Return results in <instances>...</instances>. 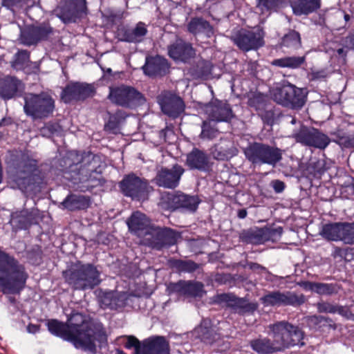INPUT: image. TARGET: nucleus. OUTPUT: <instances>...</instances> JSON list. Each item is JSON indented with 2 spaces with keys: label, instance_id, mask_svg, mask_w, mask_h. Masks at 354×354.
Here are the masks:
<instances>
[{
  "label": "nucleus",
  "instance_id": "obj_17",
  "mask_svg": "<svg viewBox=\"0 0 354 354\" xmlns=\"http://www.w3.org/2000/svg\"><path fill=\"white\" fill-rule=\"evenodd\" d=\"M199 201L195 196H188L182 193L168 194L162 198V205L169 209L183 208L194 212L198 205Z\"/></svg>",
  "mask_w": 354,
  "mask_h": 354
},
{
  "label": "nucleus",
  "instance_id": "obj_49",
  "mask_svg": "<svg viewBox=\"0 0 354 354\" xmlns=\"http://www.w3.org/2000/svg\"><path fill=\"white\" fill-rule=\"evenodd\" d=\"M341 241L345 244H354V222L344 223Z\"/></svg>",
  "mask_w": 354,
  "mask_h": 354
},
{
  "label": "nucleus",
  "instance_id": "obj_48",
  "mask_svg": "<svg viewBox=\"0 0 354 354\" xmlns=\"http://www.w3.org/2000/svg\"><path fill=\"white\" fill-rule=\"evenodd\" d=\"M35 26H28L26 28L21 34V42L27 46H30L37 43Z\"/></svg>",
  "mask_w": 354,
  "mask_h": 354
},
{
  "label": "nucleus",
  "instance_id": "obj_50",
  "mask_svg": "<svg viewBox=\"0 0 354 354\" xmlns=\"http://www.w3.org/2000/svg\"><path fill=\"white\" fill-rule=\"evenodd\" d=\"M213 121H204L202 125V131L201 133V137L202 138L206 139H213L216 137L218 133V130L214 128V125L212 124Z\"/></svg>",
  "mask_w": 354,
  "mask_h": 354
},
{
  "label": "nucleus",
  "instance_id": "obj_14",
  "mask_svg": "<svg viewBox=\"0 0 354 354\" xmlns=\"http://www.w3.org/2000/svg\"><path fill=\"white\" fill-rule=\"evenodd\" d=\"M263 304L266 306H297L305 302V297L302 294H297L294 292H270L261 299Z\"/></svg>",
  "mask_w": 354,
  "mask_h": 354
},
{
  "label": "nucleus",
  "instance_id": "obj_1",
  "mask_svg": "<svg viewBox=\"0 0 354 354\" xmlns=\"http://www.w3.org/2000/svg\"><path fill=\"white\" fill-rule=\"evenodd\" d=\"M47 326L53 335L71 342L77 348L93 354L96 353L97 344L100 346L106 342L102 328L81 313L72 314L66 323L56 319L49 320Z\"/></svg>",
  "mask_w": 354,
  "mask_h": 354
},
{
  "label": "nucleus",
  "instance_id": "obj_31",
  "mask_svg": "<svg viewBox=\"0 0 354 354\" xmlns=\"http://www.w3.org/2000/svg\"><path fill=\"white\" fill-rule=\"evenodd\" d=\"M147 33L146 26L142 22H139L136 27L131 29H125L120 32V40L130 42L138 43L143 40Z\"/></svg>",
  "mask_w": 354,
  "mask_h": 354
},
{
  "label": "nucleus",
  "instance_id": "obj_55",
  "mask_svg": "<svg viewBox=\"0 0 354 354\" xmlns=\"http://www.w3.org/2000/svg\"><path fill=\"white\" fill-rule=\"evenodd\" d=\"M335 310V313H338L348 319L354 320V315L351 313L349 308L346 306H337Z\"/></svg>",
  "mask_w": 354,
  "mask_h": 354
},
{
  "label": "nucleus",
  "instance_id": "obj_45",
  "mask_svg": "<svg viewBox=\"0 0 354 354\" xmlns=\"http://www.w3.org/2000/svg\"><path fill=\"white\" fill-rule=\"evenodd\" d=\"M283 0H257V8L262 13L277 11Z\"/></svg>",
  "mask_w": 354,
  "mask_h": 354
},
{
  "label": "nucleus",
  "instance_id": "obj_36",
  "mask_svg": "<svg viewBox=\"0 0 354 354\" xmlns=\"http://www.w3.org/2000/svg\"><path fill=\"white\" fill-rule=\"evenodd\" d=\"M344 223H328L323 225L321 236L328 241H341Z\"/></svg>",
  "mask_w": 354,
  "mask_h": 354
},
{
  "label": "nucleus",
  "instance_id": "obj_60",
  "mask_svg": "<svg viewBox=\"0 0 354 354\" xmlns=\"http://www.w3.org/2000/svg\"><path fill=\"white\" fill-rule=\"evenodd\" d=\"M339 143L344 147H351L353 145L354 141L348 136H342L339 138Z\"/></svg>",
  "mask_w": 354,
  "mask_h": 354
},
{
  "label": "nucleus",
  "instance_id": "obj_29",
  "mask_svg": "<svg viewBox=\"0 0 354 354\" xmlns=\"http://www.w3.org/2000/svg\"><path fill=\"white\" fill-rule=\"evenodd\" d=\"M203 287V284L198 281H180L171 285L170 289L180 295L202 297L204 293Z\"/></svg>",
  "mask_w": 354,
  "mask_h": 354
},
{
  "label": "nucleus",
  "instance_id": "obj_30",
  "mask_svg": "<svg viewBox=\"0 0 354 354\" xmlns=\"http://www.w3.org/2000/svg\"><path fill=\"white\" fill-rule=\"evenodd\" d=\"M127 294L124 292H106L100 297V303L103 308L116 309L123 307L127 304Z\"/></svg>",
  "mask_w": 354,
  "mask_h": 354
},
{
  "label": "nucleus",
  "instance_id": "obj_10",
  "mask_svg": "<svg viewBox=\"0 0 354 354\" xmlns=\"http://www.w3.org/2000/svg\"><path fill=\"white\" fill-rule=\"evenodd\" d=\"M274 99L279 104L292 109L301 108L306 99V93L302 88L288 84L277 88L273 94Z\"/></svg>",
  "mask_w": 354,
  "mask_h": 354
},
{
  "label": "nucleus",
  "instance_id": "obj_54",
  "mask_svg": "<svg viewBox=\"0 0 354 354\" xmlns=\"http://www.w3.org/2000/svg\"><path fill=\"white\" fill-rule=\"evenodd\" d=\"M268 227H264L260 229H258L254 232L255 237L257 238L258 241L259 242H266L269 241L268 237Z\"/></svg>",
  "mask_w": 354,
  "mask_h": 354
},
{
  "label": "nucleus",
  "instance_id": "obj_24",
  "mask_svg": "<svg viewBox=\"0 0 354 354\" xmlns=\"http://www.w3.org/2000/svg\"><path fill=\"white\" fill-rule=\"evenodd\" d=\"M291 328L292 324L286 322H279L268 326L270 330L268 334L272 337L273 342L281 351L286 348L288 333Z\"/></svg>",
  "mask_w": 354,
  "mask_h": 354
},
{
  "label": "nucleus",
  "instance_id": "obj_56",
  "mask_svg": "<svg viewBox=\"0 0 354 354\" xmlns=\"http://www.w3.org/2000/svg\"><path fill=\"white\" fill-rule=\"evenodd\" d=\"M268 232L269 241H276L281 237L283 232V230L282 227H278L276 228L268 227Z\"/></svg>",
  "mask_w": 354,
  "mask_h": 354
},
{
  "label": "nucleus",
  "instance_id": "obj_7",
  "mask_svg": "<svg viewBox=\"0 0 354 354\" xmlns=\"http://www.w3.org/2000/svg\"><path fill=\"white\" fill-rule=\"evenodd\" d=\"M24 101V112L34 120L48 118L55 109V100L45 92L39 94L26 93Z\"/></svg>",
  "mask_w": 354,
  "mask_h": 354
},
{
  "label": "nucleus",
  "instance_id": "obj_46",
  "mask_svg": "<svg viewBox=\"0 0 354 354\" xmlns=\"http://www.w3.org/2000/svg\"><path fill=\"white\" fill-rule=\"evenodd\" d=\"M29 61V53L26 50H21L15 54V59L12 62V66L17 70H19L27 66Z\"/></svg>",
  "mask_w": 354,
  "mask_h": 354
},
{
  "label": "nucleus",
  "instance_id": "obj_58",
  "mask_svg": "<svg viewBox=\"0 0 354 354\" xmlns=\"http://www.w3.org/2000/svg\"><path fill=\"white\" fill-rule=\"evenodd\" d=\"M21 3H26L24 0H3V5L8 8L21 6Z\"/></svg>",
  "mask_w": 354,
  "mask_h": 354
},
{
  "label": "nucleus",
  "instance_id": "obj_28",
  "mask_svg": "<svg viewBox=\"0 0 354 354\" xmlns=\"http://www.w3.org/2000/svg\"><path fill=\"white\" fill-rule=\"evenodd\" d=\"M238 150L234 143L229 140L221 139L210 149L212 157L217 160H227L235 156Z\"/></svg>",
  "mask_w": 354,
  "mask_h": 354
},
{
  "label": "nucleus",
  "instance_id": "obj_6",
  "mask_svg": "<svg viewBox=\"0 0 354 354\" xmlns=\"http://www.w3.org/2000/svg\"><path fill=\"white\" fill-rule=\"evenodd\" d=\"M246 159L254 165H269L274 167L281 159V150L259 142L250 144L243 149Z\"/></svg>",
  "mask_w": 354,
  "mask_h": 354
},
{
  "label": "nucleus",
  "instance_id": "obj_42",
  "mask_svg": "<svg viewBox=\"0 0 354 354\" xmlns=\"http://www.w3.org/2000/svg\"><path fill=\"white\" fill-rule=\"evenodd\" d=\"M304 333L298 327L292 325L288 333V339L286 342V348L294 346H303Z\"/></svg>",
  "mask_w": 354,
  "mask_h": 354
},
{
  "label": "nucleus",
  "instance_id": "obj_40",
  "mask_svg": "<svg viewBox=\"0 0 354 354\" xmlns=\"http://www.w3.org/2000/svg\"><path fill=\"white\" fill-rule=\"evenodd\" d=\"M127 115L123 111H117L109 116L108 122L104 126V129L112 133H118L120 131V124L124 121Z\"/></svg>",
  "mask_w": 354,
  "mask_h": 354
},
{
  "label": "nucleus",
  "instance_id": "obj_16",
  "mask_svg": "<svg viewBox=\"0 0 354 354\" xmlns=\"http://www.w3.org/2000/svg\"><path fill=\"white\" fill-rule=\"evenodd\" d=\"M94 88L86 83L71 82L63 89L61 97L65 103H69L73 100H82L94 93Z\"/></svg>",
  "mask_w": 354,
  "mask_h": 354
},
{
  "label": "nucleus",
  "instance_id": "obj_61",
  "mask_svg": "<svg viewBox=\"0 0 354 354\" xmlns=\"http://www.w3.org/2000/svg\"><path fill=\"white\" fill-rule=\"evenodd\" d=\"M299 286L302 287L304 289L306 290H310L315 292L316 282H310V281H301L299 283Z\"/></svg>",
  "mask_w": 354,
  "mask_h": 354
},
{
  "label": "nucleus",
  "instance_id": "obj_4",
  "mask_svg": "<svg viewBox=\"0 0 354 354\" xmlns=\"http://www.w3.org/2000/svg\"><path fill=\"white\" fill-rule=\"evenodd\" d=\"M38 173L37 161L28 157H23L12 180L16 187L23 192H37L39 191L42 181Z\"/></svg>",
  "mask_w": 354,
  "mask_h": 354
},
{
  "label": "nucleus",
  "instance_id": "obj_37",
  "mask_svg": "<svg viewBox=\"0 0 354 354\" xmlns=\"http://www.w3.org/2000/svg\"><path fill=\"white\" fill-rule=\"evenodd\" d=\"M62 205L70 211L84 209L88 207L89 200L84 196L70 195L65 198Z\"/></svg>",
  "mask_w": 354,
  "mask_h": 354
},
{
  "label": "nucleus",
  "instance_id": "obj_2",
  "mask_svg": "<svg viewBox=\"0 0 354 354\" xmlns=\"http://www.w3.org/2000/svg\"><path fill=\"white\" fill-rule=\"evenodd\" d=\"M28 275L24 267L12 256L0 250V288L4 294L19 293Z\"/></svg>",
  "mask_w": 354,
  "mask_h": 354
},
{
  "label": "nucleus",
  "instance_id": "obj_62",
  "mask_svg": "<svg viewBox=\"0 0 354 354\" xmlns=\"http://www.w3.org/2000/svg\"><path fill=\"white\" fill-rule=\"evenodd\" d=\"M27 331L29 333L35 334L39 331V326L35 324H28L27 326Z\"/></svg>",
  "mask_w": 354,
  "mask_h": 354
},
{
  "label": "nucleus",
  "instance_id": "obj_57",
  "mask_svg": "<svg viewBox=\"0 0 354 354\" xmlns=\"http://www.w3.org/2000/svg\"><path fill=\"white\" fill-rule=\"evenodd\" d=\"M271 184L276 193L282 192L285 188L284 183L279 180L272 181Z\"/></svg>",
  "mask_w": 354,
  "mask_h": 354
},
{
  "label": "nucleus",
  "instance_id": "obj_47",
  "mask_svg": "<svg viewBox=\"0 0 354 354\" xmlns=\"http://www.w3.org/2000/svg\"><path fill=\"white\" fill-rule=\"evenodd\" d=\"M338 291L339 286L336 283H316L315 292L319 295H332Z\"/></svg>",
  "mask_w": 354,
  "mask_h": 354
},
{
  "label": "nucleus",
  "instance_id": "obj_33",
  "mask_svg": "<svg viewBox=\"0 0 354 354\" xmlns=\"http://www.w3.org/2000/svg\"><path fill=\"white\" fill-rule=\"evenodd\" d=\"M187 30L194 35L204 34L210 37L214 35L213 27L207 21L201 17L192 19L187 24Z\"/></svg>",
  "mask_w": 354,
  "mask_h": 354
},
{
  "label": "nucleus",
  "instance_id": "obj_39",
  "mask_svg": "<svg viewBox=\"0 0 354 354\" xmlns=\"http://www.w3.org/2000/svg\"><path fill=\"white\" fill-rule=\"evenodd\" d=\"M315 128L308 127L304 125H301L299 129L294 130L291 137L294 138L297 142L301 144L304 146H308V142L313 136V131Z\"/></svg>",
  "mask_w": 354,
  "mask_h": 354
},
{
  "label": "nucleus",
  "instance_id": "obj_38",
  "mask_svg": "<svg viewBox=\"0 0 354 354\" xmlns=\"http://www.w3.org/2000/svg\"><path fill=\"white\" fill-rule=\"evenodd\" d=\"M305 57H284L274 59L272 62L273 66L281 68H297L305 62Z\"/></svg>",
  "mask_w": 354,
  "mask_h": 354
},
{
  "label": "nucleus",
  "instance_id": "obj_41",
  "mask_svg": "<svg viewBox=\"0 0 354 354\" xmlns=\"http://www.w3.org/2000/svg\"><path fill=\"white\" fill-rule=\"evenodd\" d=\"M313 135L307 147L324 149L329 145L330 140L328 136L318 129H315Z\"/></svg>",
  "mask_w": 354,
  "mask_h": 354
},
{
  "label": "nucleus",
  "instance_id": "obj_26",
  "mask_svg": "<svg viewBox=\"0 0 354 354\" xmlns=\"http://www.w3.org/2000/svg\"><path fill=\"white\" fill-rule=\"evenodd\" d=\"M167 60L159 55L146 57L145 64L142 66L145 74L149 76H162L169 71Z\"/></svg>",
  "mask_w": 354,
  "mask_h": 354
},
{
  "label": "nucleus",
  "instance_id": "obj_19",
  "mask_svg": "<svg viewBox=\"0 0 354 354\" xmlns=\"http://www.w3.org/2000/svg\"><path fill=\"white\" fill-rule=\"evenodd\" d=\"M184 171L183 167L178 164L173 165L171 169L162 168L157 173L156 183L167 189L176 188Z\"/></svg>",
  "mask_w": 354,
  "mask_h": 354
},
{
  "label": "nucleus",
  "instance_id": "obj_32",
  "mask_svg": "<svg viewBox=\"0 0 354 354\" xmlns=\"http://www.w3.org/2000/svg\"><path fill=\"white\" fill-rule=\"evenodd\" d=\"M21 82L15 77L8 76L0 80V96L3 99H10L15 95Z\"/></svg>",
  "mask_w": 354,
  "mask_h": 354
},
{
  "label": "nucleus",
  "instance_id": "obj_52",
  "mask_svg": "<svg viewBox=\"0 0 354 354\" xmlns=\"http://www.w3.org/2000/svg\"><path fill=\"white\" fill-rule=\"evenodd\" d=\"M35 30H37L35 32L36 37H37V43L46 39L52 32V28L48 26H35Z\"/></svg>",
  "mask_w": 354,
  "mask_h": 354
},
{
  "label": "nucleus",
  "instance_id": "obj_22",
  "mask_svg": "<svg viewBox=\"0 0 354 354\" xmlns=\"http://www.w3.org/2000/svg\"><path fill=\"white\" fill-rule=\"evenodd\" d=\"M168 55L175 61L187 62L194 57L195 50L189 43L178 39L168 46Z\"/></svg>",
  "mask_w": 354,
  "mask_h": 354
},
{
  "label": "nucleus",
  "instance_id": "obj_35",
  "mask_svg": "<svg viewBox=\"0 0 354 354\" xmlns=\"http://www.w3.org/2000/svg\"><path fill=\"white\" fill-rule=\"evenodd\" d=\"M250 344L253 351L259 354H272L281 351L274 342L267 337L253 339Z\"/></svg>",
  "mask_w": 354,
  "mask_h": 354
},
{
  "label": "nucleus",
  "instance_id": "obj_34",
  "mask_svg": "<svg viewBox=\"0 0 354 354\" xmlns=\"http://www.w3.org/2000/svg\"><path fill=\"white\" fill-rule=\"evenodd\" d=\"M292 11L296 15H308L320 7V0H292Z\"/></svg>",
  "mask_w": 354,
  "mask_h": 354
},
{
  "label": "nucleus",
  "instance_id": "obj_5",
  "mask_svg": "<svg viewBox=\"0 0 354 354\" xmlns=\"http://www.w3.org/2000/svg\"><path fill=\"white\" fill-rule=\"evenodd\" d=\"M64 276L66 282L76 290H91L101 283L100 272L90 263L76 266L64 272Z\"/></svg>",
  "mask_w": 354,
  "mask_h": 354
},
{
  "label": "nucleus",
  "instance_id": "obj_12",
  "mask_svg": "<svg viewBox=\"0 0 354 354\" xmlns=\"http://www.w3.org/2000/svg\"><path fill=\"white\" fill-rule=\"evenodd\" d=\"M120 188L123 194L138 201L147 199L151 187L147 182L134 174L127 176L120 183Z\"/></svg>",
  "mask_w": 354,
  "mask_h": 354
},
{
  "label": "nucleus",
  "instance_id": "obj_44",
  "mask_svg": "<svg viewBox=\"0 0 354 354\" xmlns=\"http://www.w3.org/2000/svg\"><path fill=\"white\" fill-rule=\"evenodd\" d=\"M171 266L178 272H193L199 268V265L192 261L175 260Z\"/></svg>",
  "mask_w": 354,
  "mask_h": 354
},
{
  "label": "nucleus",
  "instance_id": "obj_11",
  "mask_svg": "<svg viewBox=\"0 0 354 354\" xmlns=\"http://www.w3.org/2000/svg\"><path fill=\"white\" fill-rule=\"evenodd\" d=\"M265 34L262 28L255 30L241 29L232 35L234 43L242 50H256L264 45Z\"/></svg>",
  "mask_w": 354,
  "mask_h": 354
},
{
  "label": "nucleus",
  "instance_id": "obj_23",
  "mask_svg": "<svg viewBox=\"0 0 354 354\" xmlns=\"http://www.w3.org/2000/svg\"><path fill=\"white\" fill-rule=\"evenodd\" d=\"M205 111L213 122H229L234 117L229 104L221 102L207 104Z\"/></svg>",
  "mask_w": 354,
  "mask_h": 354
},
{
  "label": "nucleus",
  "instance_id": "obj_63",
  "mask_svg": "<svg viewBox=\"0 0 354 354\" xmlns=\"http://www.w3.org/2000/svg\"><path fill=\"white\" fill-rule=\"evenodd\" d=\"M311 79H321L325 77V73L324 71H313L310 74Z\"/></svg>",
  "mask_w": 354,
  "mask_h": 354
},
{
  "label": "nucleus",
  "instance_id": "obj_53",
  "mask_svg": "<svg viewBox=\"0 0 354 354\" xmlns=\"http://www.w3.org/2000/svg\"><path fill=\"white\" fill-rule=\"evenodd\" d=\"M335 305L328 302L322 301L317 304V310L319 313H335Z\"/></svg>",
  "mask_w": 354,
  "mask_h": 354
},
{
  "label": "nucleus",
  "instance_id": "obj_18",
  "mask_svg": "<svg viewBox=\"0 0 354 354\" xmlns=\"http://www.w3.org/2000/svg\"><path fill=\"white\" fill-rule=\"evenodd\" d=\"M215 301L220 304L225 303L235 313L241 315L253 313L258 308L257 303L249 302L248 300L236 297L232 294L218 295L216 296Z\"/></svg>",
  "mask_w": 354,
  "mask_h": 354
},
{
  "label": "nucleus",
  "instance_id": "obj_20",
  "mask_svg": "<svg viewBox=\"0 0 354 354\" xmlns=\"http://www.w3.org/2000/svg\"><path fill=\"white\" fill-rule=\"evenodd\" d=\"M86 0H69L57 10V16L64 22H75L86 13Z\"/></svg>",
  "mask_w": 354,
  "mask_h": 354
},
{
  "label": "nucleus",
  "instance_id": "obj_15",
  "mask_svg": "<svg viewBox=\"0 0 354 354\" xmlns=\"http://www.w3.org/2000/svg\"><path fill=\"white\" fill-rule=\"evenodd\" d=\"M158 100L162 111L169 117L176 118L185 111V105L183 99L171 92H162Z\"/></svg>",
  "mask_w": 354,
  "mask_h": 354
},
{
  "label": "nucleus",
  "instance_id": "obj_25",
  "mask_svg": "<svg viewBox=\"0 0 354 354\" xmlns=\"http://www.w3.org/2000/svg\"><path fill=\"white\" fill-rule=\"evenodd\" d=\"M186 164L191 169L202 171H209L212 165L208 155L197 148H194L187 155Z\"/></svg>",
  "mask_w": 354,
  "mask_h": 354
},
{
  "label": "nucleus",
  "instance_id": "obj_8",
  "mask_svg": "<svg viewBox=\"0 0 354 354\" xmlns=\"http://www.w3.org/2000/svg\"><path fill=\"white\" fill-rule=\"evenodd\" d=\"M109 99L113 104L125 108H135L142 104L145 99L135 88L126 85L111 87Z\"/></svg>",
  "mask_w": 354,
  "mask_h": 354
},
{
  "label": "nucleus",
  "instance_id": "obj_64",
  "mask_svg": "<svg viewBox=\"0 0 354 354\" xmlns=\"http://www.w3.org/2000/svg\"><path fill=\"white\" fill-rule=\"evenodd\" d=\"M168 131L167 129H162L159 131V137L162 141L166 142V136Z\"/></svg>",
  "mask_w": 354,
  "mask_h": 354
},
{
  "label": "nucleus",
  "instance_id": "obj_51",
  "mask_svg": "<svg viewBox=\"0 0 354 354\" xmlns=\"http://www.w3.org/2000/svg\"><path fill=\"white\" fill-rule=\"evenodd\" d=\"M102 16L108 24H113L121 19L122 13L112 10H108L102 12Z\"/></svg>",
  "mask_w": 354,
  "mask_h": 354
},
{
  "label": "nucleus",
  "instance_id": "obj_21",
  "mask_svg": "<svg viewBox=\"0 0 354 354\" xmlns=\"http://www.w3.org/2000/svg\"><path fill=\"white\" fill-rule=\"evenodd\" d=\"M129 231L143 240L153 225L150 219L143 213L133 212L127 221Z\"/></svg>",
  "mask_w": 354,
  "mask_h": 354
},
{
  "label": "nucleus",
  "instance_id": "obj_3",
  "mask_svg": "<svg viewBox=\"0 0 354 354\" xmlns=\"http://www.w3.org/2000/svg\"><path fill=\"white\" fill-rule=\"evenodd\" d=\"M70 171L78 170L79 180L82 182H89L91 186L102 185V162L100 158L92 153H80L71 151L67 158Z\"/></svg>",
  "mask_w": 354,
  "mask_h": 354
},
{
  "label": "nucleus",
  "instance_id": "obj_59",
  "mask_svg": "<svg viewBox=\"0 0 354 354\" xmlns=\"http://www.w3.org/2000/svg\"><path fill=\"white\" fill-rule=\"evenodd\" d=\"M57 126L53 124H47L41 129V132L43 135L46 136L48 133H53L57 130Z\"/></svg>",
  "mask_w": 354,
  "mask_h": 354
},
{
  "label": "nucleus",
  "instance_id": "obj_27",
  "mask_svg": "<svg viewBox=\"0 0 354 354\" xmlns=\"http://www.w3.org/2000/svg\"><path fill=\"white\" fill-rule=\"evenodd\" d=\"M194 334L202 342L207 344H212L221 337L218 332V328L213 326L212 322L205 319H203L201 324L195 328Z\"/></svg>",
  "mask_w": 354,
  "mask_h": 354
},
{
  "label": "nucleus",
  "instance_id": "obj_43",
  "mask_svg": "<svg viewBox=\"0 0 354 354\" xmlns=\"http://www.w3.org/2000/svg\"><path fill=\"white\" fill-rule=\"evenodd\" d=\"M281 45L288 48H299L301 46L299 34L295 30L290 31L283 37Z\"/></svg>",
  "mask_w": 354,
  "mask_h": 354
},
{
  "label": "nucleus",
  "instance_id": "obj_13",
  "mask_svg": "<svg viewBox=\"0 0 354 354\" xmlns=\"http://www.w3.org/2000/svg\"><path fill=\"white\" fill-rule=\"evenodd\" d=\"M177 238L178 234L176 232L169 228L153 226L145 239L140 240V242L152 248L160 250L163 247L175 244Z\"/></svg>",
  "mask_w": 354,
  "mask_h": 354
},
{
  "label": "nucleus",
  "instance_id": "obj_9",
  "mask_svg": "<svg viewBox=\"0 0 354 354\" xmlns=\"http://www.w3.org/2000/svg\"><path fill=\"white\" fill-rule=\"evenodd\" d=\"M127 348H135V354H169L167 341L164 337L155 336L140 341L133 336H128L125 346Z\"/></svg>",
  "mask_w": 354,
  "mask_h": 354
}]
</instances>
